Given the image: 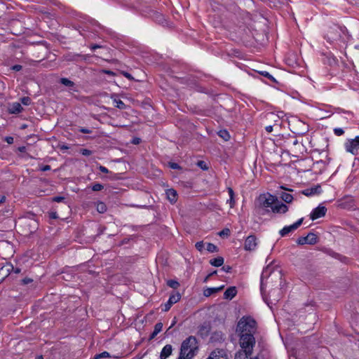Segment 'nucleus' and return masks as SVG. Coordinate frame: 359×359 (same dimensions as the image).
I'll return each instance as SVG.
<instances>
[{
	"label": "nucleus",
	"instance_id": "obj_33",
	"mask_svg": "<svg viewBox=\"0 0 359 359\" xmlns=\"http://www.w3.org/2000/svg\"><path fill=\"white\" fill-rule=\"evenodd\" d=\"M21 103L25 106L31 104L32 100L29 97H23L20 99Z\"/></svg>",
	"mask_w": 359,
	"mask_h": 359
},
{
	"label": "nucleus",
	"instance_id": "obj_55",
	"mask_svg": "<svg viewBox=\"0 0 359 359\" xmlns=\"http://www.w3.org/2000/svg\"><path fill=\"white\" fill-rule=\"evenodd\" d=\"M50 217L53 218V219H55L57 217V213L56 212H52L50 214Z\"/></svg>",
	"mask_w": 359,
	"mask_h": 359
},
{
	"label": "nucleus",
	"instance_id": "obj_32",
	"mask_svg": "<svg viewBox=\"0 0 359 359\" xmlns=\"http://www.w3.org/2000/svg\"><path fill=\"white\" fill-rule=\"evenodd\" d=\"M162 329H163V323H156L155 325L154 329V333L155 334L160 333L162 331Z\"/></svg>",
	"mask_w": 359,
	"mask_h": 359
},
{
	"label": "nucleus",
	"instance_id": "obj_39",
	"mask_svg": "<svg viewBox=\"0 0 359 359\" xmlns=\"http://www.w3.org/2000/svg\"><path fill=\"white\" fill-rule=\"evenodd\" d=\"M81 154L83 156H88L92 154V151L87 149H83L81 150Z\"/></svg>",
	"mask_w": 359,
	"mask_h": 359
},
{
	"label": "nucleus",
	"instance_id": "obj_52",
	"mask_svg": "<svg viewBox=\"0 0 359 359\" xmlns=\"http://www.w3.org/2000/svg\"><path fill=\"white\" fill-rule=\"evenodd\" d=\"M99 48H100V46L99 45H97V44H93V45L90 46V49L92 50H95V49Z\"/></svg>",
	"mask_w": 359,
	"mask_h": 359
},
{
	"label": "nucleus",
	"instance_id": "obj_12",
	"mask_svg": "<svg viewBox=\"0 0 359 359\" xmlns=\"http://www.w3.org/2000/svg\"><path fill=\"white\" fill-rule=\"evenodd\" d=\"M23 108L19 102H12L8 104V111L11 114H18L22 111Z\"/></svg>",
	"mask_w": 359,
	"mask_h": 359
},
{
	"label": "nucleus",
	"instance_id": "obj_36",
	"mask_svg": "<svg viewBox=\"0 0 359 359\" xmlns=\"http://www.w3.org/2000/svg\"><path fill=\"white\" fill-rule=\"evenodd\" d=\"M103 186L101 184L96 183L93 185L92 190L94 191H101L103 189Z\"/></svg>",
	"mask_w": 359,
	"mask_h": 359
},
{
	"label": "nucleus",
	"instance_id": "obj_46",
	"mask_svg": "<svg viewBox=\"0 0 359 359\" xmlns=\"http://www.w3.org/2000/svg\"><path fill=\"white\" fill-rule=\"evenodd\" d=\"M170 167L172 169H179L180 168V165L176 163H170Z\"/></svg>",
	"mask_w": 359,
	"mask_h": 359
},
{
	"label": "nucleus",
	"instance_id": "obj_30",
	"mask_svg": "<svg viewBox=\"0 0 359 359\" xmlns=\"http://www.w3.org/2000/svg\"><path fill=\"white\" fill-rule=\"evenodd\" d=\"M167 285L173 289H176L180 285L179 283L177 280H168L167 281Z\"/></svg>",
	"mask_w": 359,
	"mask_h": 359
},
{
	"label": "nucleus",
	"instance_id": "obj_31",
	"mask_svg": "<svg viewBox=\"0 0 359 359\" xmlns=\"http://www.w3.org/2000/svg\"><path fill=\"white\" fill-rule=\"evenodd\" d=\"M197 165L201 168L203 170H208V166L207 163L203 161H199L197 162Z\"/></svg>",
	"mask_w": 359,
	"mask_h": 359
},
{
	"label": "nucleus",
	"instance_id": "obj_1",
	"mask_svg": "<svg viewBox=\"0 0 359 359\" xmlns=\"http://www.w3.org/2000/svg\"><path fill=\"white\" fill-rule=\"evenodd\" d=\"M257 332V322L251 316H243L238 322L236 333L238 342L245 346L256 344L255 334Z\"/></svg>",
	"mask_w": 359,
	"mask_h": 359
},
{
	"label": "nucleus",
	"instance_id": "obj_15",
	"mask_svg": "<svg viewBox=\"0 0 359 359\" xmlns=\"http://www.w3.org/2000/svg\"><path fill=\"white\" fill-rule=\"evenodd\" d=\"M172 351V346L170 344H166L164 346L163 349L161 350L160 354L161 359H166L168 356H170Z\"/></svg>",
	"mask_w": 359,
	"mask_h": 359
},
{
	"label": "nucleus",
	"instance_id": "obj_41",
	"mask_svg": "<svg viewBox=\"0 0 359 359\" xmlns=\"http://www.w3.org/2000/svg\"><path fill=\"white\" fill-rule=\"evenodd\" d=\"M65 200V198L63 196H55L53 198V201L60 203Z\"/></svg>",
	"mask_w": 359,
	"mask_h": 359
},
{
	"label": "nucleus",
	"instance_id": "obj_50",
	"mask_svg": "<svg viewBox=\"0 0 359 359\" xmlns=\"http://www.w3.org/2000/svg\"><path fill=\"white\" fill-rule=\"evenodd\" d=\"M49 170H50V166L48 165H43V167L41 168V170L42 171H47Z\"/></svg>",
	"mask_w": 359,
	"mask_h": 359
},
{
	"label": "nucleus",
	"instance_id": "obj_49",
	"mask_svg": "<svg viewBox=\"0 0 359 359\" xmlns=\"http://www.w3.org/2000/svg\"><path fill=\"white\" fill-rule=\"evenodd\" d=\"M4 268L6 269V271H7V272H9V271H10V270H11V269H13V266H12V265H10V264H6V266H4L1 269V270H4Z\"/></svg>",
	"mask_w": 359,
	"mask_h": 359
},
{
	"label": "nucleus",
	"instance_id": "obj_4",
	"mask_svg": "<svg viewBox=\"0 0 359 359\" xmlns=\"http://www.w3.org/2000/svg\"><path fill=\"white\" fill-rule=\"evenodd\" d=\"M276 201L277 198L269 193L262 194L255 200V208L269 212Z\"/></svg>",
	"mask_w": 359,
	"mask_h": 359
},
{
	"label": "nucleus",
	"instance_id": "obj_47",
	"mask_svg": "<svg viewBox=\"0 0 359 359\" xmlns=\"http://www.w3.org/2000/svg\"><path fill=\"white\" fill-rule=\"evenodd\" d=\"M273 126L271 125L265 127V130L267 133H270L273 131Z\"/></svg>",
	"mask_w": 359,
	"mask_h": 359
},
{
	"label": "nucleus",
	"instance_id": "obj_60",
	"mask_svg": "<svg viewBox=\"0 0 359 359\" xmlns=\"http://www.w3.org/2000/svg\"><path fill=\"white\" fill-rule=\"evenodd\" d=\"M133 142H134L135 144H138V143H139V140H138V139H137V140H134Z\"/></svg>",
	"mask_w": 359,
	"mask_h": 359
},
{
	"label": "nucleus",
	"instance_id": "obj_53",
	"mask_svg": "<svg viewBox=\"0 0 359 359\" xmlns=\"http://www.w3.org/2000/svg\"><path fill=\"white\" fill-rule=\"evenodd\" d=\"M216 273H217V271H213V272L210 273V274H208V276L205 278V281H206V280H208L210 276H213V275L216 274Z\"/></svg>",
	"mask_w": 359,
	"mask_h": 359
},
{
	"label": "nucleus",
	"instance_id": "obj_61",
	"mask_svg": "<svg viewBox=\"0 0 359 359\" xmlns=\"http://www.w3.org/2000/svg\"><path fill=\"white\" fill-rule=\"evenodd\" d=\"M25 147H20L19 149L20 151H23L25 150Z\"/></svg>",
	"mask_w": 359,
	"mask_h": 359
},
{
	"label": "nucleus",
	"instance_id": "obj_11",
	"mask_svg": "<svg viewBox=\"0 0 359 359\" xmlns=\"http://www.w3.org/2000/svg\"><path fill=\"white\" fill-rule=\"evenodd\" d=\"M257 238L255 236H249L246 238L244 244V249L247 251L255 250L257 248Z\"/></svg>",
	"mask_w": 359,
	"mask_h": 359
},
{
	"label": "nucleus",
	"instance_id": "obj_28",
	"mask_svg": "<svg viewBox=\"0 0 359 359\" xmlns=\"http://www.w3.org/2000/svg\"><path fill=\"white\" fill-rule=\"evenodd\" d=\"M218 135L225 141H228L230 138V135L226 130H220L218 132Z\"/></svg>",
	"mask_w": 359,
	"mask_h": 359
},
{
	"label": "nucleus",
	"instance_id": "obj_37",
	"mask_svg": "<svg viewBox=\"0 0 359 359\" xmlns=\"http://www.w3.org/2000/svg\"><path fill=\"white\" fill-rule=\"evenodd\" d=\"M334 133L337 136H341L344 133V130L341 128H334Z\"/></svg>",
	"mask_w": 359,
	"mask_h": 359
},
{
	"label": "nucleus",
	"instance_id": "obj_59",
	"mask_svg": "<svg viewBox=\"0 0 359 359\" xmlns=\"http://www.w3.org/2000/svg\"><path fill=\"white\" fill-rule=\"evenodd\" d=\"M263 299H264V300L266 302V304H268V306H269L270 303L267 299H265V297H263Z\"/></svg>",
	"mask_w": 359,
	"mask_h": 359
},
{
	"label": "nucleus",
	"instance_id": "obj_18",
	"mask_svg": "<svg viewBox=\"0 0 359 359\" xmlns=\"http://www.w3.org/2000/svg\"><path fill=\"white\" fill-rule=\"evenodd\" d=\"M321 192V187L320 186H316L310 189H307L303 191V194L305 196H310L315 194H318Z\"/></svg>",
	"mask_w": 359,
	"mask_h": 359
},
{
	"label": "nucleus",
	"instance_id": "obj_58",
	"mask_svg": "<svg viewBox=\"0 0 359 359\" xmlns=\"http://www.w3.org/2000/svg\"><path fill=\"white\" fill-rule=\"evenodd\" d=\"M276 292V290H272L269 293V295H270V298L272 297V295Z\"/></svg>",
	"mask_w": 359,
	"mask_h": 359
},
{
	"label": "nucleus",
	"instance_id": "obj_22",
	"mask_svg": "<svg viewBox=\"0 0 359 359\" xmlns=\"http://www.w3.org/2000/svg\"><path fill=\"white\" fill-rule=\"evenodd\" d=\"M224 288V285L218 287H209L204 290L203 294L205 297L210 296L212 294L219 292Z\"/></svg>",
	"mask_w": 359,
	"mask_h": 359
},
{
	"label": "nucleus",
	"instance_id": "obj_14",
	"mask_svg": "<svg viewBox=\"0 0 359 359\" xmlns=\"http://www.w3.org/2000/svg\"><path fill=\"white\" fill-rule=\"evenodd\" d=\"M340 37V34L337 31V28L332 29L330 30L326 36L327 40L330 43H333L335 41H337Z\"/></svg>",
	"mask_w": 359,
	"mask_h": 359
},
{
	"label": "nucleus",
	"instance_id": "obj_63",
	"mask_svg": "<svg viewBox=\"0 0 359 359\" xmlns=\"http://www.w3.org/2000/svg\"><path fill=\"white\" fill-rule=\"evenodd\" d=\"M280 188H281V189H285V190H288L287 189H286V188H285V187H284L283 186H281V187H280Z\"/></svg>",
	"mask_w": 359,
	"mask_h": 359
},
{
	"label": "nucleus",
	"instance_id": "obj_56",
	"mask_svg": "<svg viewBox=\"0 0 359 359\" xmlns=\"http://www.w3.org/2000/svg\"><path fill=\"white\" fill-rule=\"evenodd\" d=\"M279 298L280 297H278V298H274L273 299H271V302H269L270 304H273V302H278L279 300Z\"/></svg>",
	"mask_w": 359,
	"mask_h": 359
},
{
	"label": "nucleus",
	"instance_id": "obj_5",
	"mask_svg": "<svg viewBox=\"0 0 359 359\" xmlns=\"http://www.w3.org/2000/svg\"><path fill=\"white\" fill-rule=\"evenodd\" d=\"M241 350L238 351L235 355V359H257V357L252 358L251 357L252 354L253 348L255 344H250L248 346H245L242 343H239Z\"/></svg>",
	"mask_w": 359,
	"mask_h": 359
},
{
	"label": "nucleus",
	"instance_id": "obj_21",
	"mask_svg": "<svg viewBox=\"0 0 359 359\" xmlns=\"http://www.w3.org/2000/svg\"><path fill=\"white\" fill-rule=\"evenodd\" d=\"M227 190L229 195V199L227 201V203H229L230 208H233L236 204V201L234 199V191L233 189L231 187H228Z\"/></svg>",
	"mask_w": 359,
	"mask_h": 359
},
{
	"label": "nucleus",
	"instance_id": "obj_43",
	"mask_svg": "<svg viewBox=\"0 0 359 359\" xmlns=\"http://www.w3.org/2000/svg\"><path fill=\"white\" fill-rule=\"evenodd\" d=\"M5 140L9 144H11L13 143V137L7 136L5 137Z\"/></svg>",
	"mask_w": 359,
	"mask_h": 359
},
{
	"label": "nucleus",
	"instance_id": "obj_23",
	"mask_svg": "<svg viewBox=\"0 0 359 359\" xmlns=\"http://www.w3.org/2000/svg\"><path fill=\"white\" fill-rule=\"evenodd\" d=\"M101 358H109V359H117L116 356H111L109 353L107 351H103L101 353L96 354L94 356V359H101Z\"/></svg>",
	"mask_w": 359,
	"mask_h": 359
},
{
	"label": "nucleus",
	"instance_id": "obj_26",
	"mask_svg": "<svg viewBox=\"0 0 359 359\" xmlns=\"http://www.w3.org/2000/svg\"><path fill=\"white\" fill-rule=\"evenodd\" d=\"M306 238H307L308 244H309V245H314L317 243V240H318L317 236L313 233H308V235L306 236Z\"/></svg>",
	"mask_w": 359,
	"mask_h": 359
},
{
	"label": "nucleus",
	"instance_id": "obj_20",
	"mask_svg": "<svg viewBox=\"0 0 359 359\" xmlns=\"http://www.w3.org/2000/svg\"><path fill=\"white\" fill-rule=\"evenodd\" d=\"M224 259L222 257H217L210 260V264L215 267L222 266L224 264Z\"/></svg>",
	"mask_w": 359,
	"mask_h": 359
},
{
	"label": "nucleus",
	"instance_id": "obj_57",
	"mask_svg": "<svg viewBox=\"0 0 359 359\" xmlns=\"http://www.w3.org/2000/svg\"><path fill=\"white\" fill-rule=\"evenodd\" d=\"M6 200V197L5 196H1V198H0V203H2L5 201Z\"/></svg>",
	"mask_w": 359,
	"mask_h": 359
},
{
	"label": "nucleus",
	"instance_id": "obj_29",
	"mask_svg": "<svg viewBox=\"0 0 359 359\" xmlns=\"http://www.w3.org/2000/svg\"><path fill=\"white\" fill-rule=\"evenodd\" d=\"M206 250L210 252H216L218 251L217 247L213 243H208L206 246Z\"/></svg>",
	"mask_w": 359,
	"mask_h": 359
},
{
	"label": "nucleus",
	"instance_id": "obj_13",
	"mask_svg": "<svg viewBox=\"0 0 359 359\" xmlns=\"http://www.w3.org/2000/svg\"><path fill=\"white\" fill-rule=\"evenodd\" d=\"M271 210L275 213H285L288 210V208L283 203H275L272 206Z\"/></svg>",
	"mask_w": 359,
	"mask_h": 359
},
{
	"label": "nucleus",
	"instance_id": "obj_10",
	"mask_svg": "<svg viewBox=\"0 0 359 359\" xmlns=\"http://www.w3.org/2000/svg\"><path fill=\"white\" fill-rule=\"evenodd\" d=\"M207 359H229L227 351L225 349H215L212 351Z\"/></svg>",
	"mask_w": 359,
	"mask_h": 359
},
{
	"label": "nucleus",
	"instance_id": "obj_40",
	"mask_svg": "<svg viewBox=\"0 0 359 359\" xmlns=\"http://www.w3.org/2000/svg\"><path fill=\"white\" fill-rule=\"evenodd\" d=\"M156 20H157L158 22L162 23L163 20H164L163 15L161 13H156Z\"/></svg>",
	"mask_w": 359,
	"mask_h": 359
},
{
	"label": "nucleus",
	"instance_id": "obj_19",
	"mask_svg": "<svg viewBox=\"0 0 359 359\" xmlns=\"http://www.w3.org/2000/svg\"><path fill=\"white\" fill-rule=\"evenodd\" d=\"M60 83L62 85L69 88L70 90H73L74 92L77 91V90L75 88L74 83L73 81H72L71 80H69V79H67V78H62V79H60Z\"/></svg>",
	"mask_w": 359,
	"mask_h": 359
},
{
	"label": "nucleus",
	"instance_id": "obj_2",
	"mask_svg": "<svg viewBox=\"0 0 359 359\" xmlns=\"http://www.w3.org/2000/svg\"><path fill=\"white\" fill-rule=\"evenodd\" d=\"M281 270L273 263H271L264 268L260 278V290L262 294L264 296L266 288L269 286L271 283H273L274 280L275 282H276L277 279H281Z\"/></svg>",
	"mask_w": 359,
	"mask_h": 359
},
{
	"label": "nucleus",
	"instance_id": "obj_34",
	"mask_svg": "<svg viewBox=\"0 0 359 359\" xmlns=\"http://www.w3.org/2000/svg\"><path fill=\"white\" fill-rule=\"evenodd\" d=\"M204 243L203 241H198L195 244L196 248L199 251L202 252L204 250Z\"/></svg>",
	"mask_w": 359,
	"mask_h": 359
},
{
	"label": "nucleus",
	"instance_id": "obj_27",
	"mask_svg": "<svg viewBox=\"0 0 359 359\" xmlns=\"http://www.w3.org/2000/svg\"><path fill=\"white\" fill-rule=\"evenodd\" d=\"M113 102L114 106L120 109H125L126 108V105L125 104V103L119 99L115 98L114 99Z\"/></svg>",
	"mask_w": 359,
	"mask_h": 359
},
{
	"label": "nucleus",
	"instance_id": "obj_7",
	"mask_svg": "<svg viewBox=\"0 0 359 359\" xmlns=\"http://www.w3.org/2000/svg\"><path fill=\"white\" fill-rule=\"evenodd\" d=\"M303 220L304 218L302 217L299 219L297 222H295L294 224L289 226H285L282 229L280 230L279 234L282 237L287 236L290 233H292L296 229H297L302 224Z\"/></svg>",
	"mask_w": 359,
	"mask_h": 359
},
{
	"label": "nucleus",
	"instance_id": "obj_9",
	"mask_svg": "<svg viewBox=\"0 0 359 359\" xmlns=\"http://www.w3.org/2000/svg\"><path fill=\"white\" fill-rule=\"evenodd\" d=\"M181 299V294L180 292H177L175 293H172L170 295L169 299L168 302L163 305V308L162 309V311L166 312L170 310L171 306L178 302Z\"/></svg>",
	"mask_w": 359,
	"mask_h": 359
},
{
	"label": "nucleus",
	"instance_id": "obj_17",
	"mask_svg": "<svg viewBox=\"0 0 359 359\" xmlns=\"http://www.w3.org/2000/svg\"><path fill=\"white\" fill-rule=\"evenodd\" d=\"M237 293L236 287H230L226 290L224 293V297L226 299H232Z\"/></svg>",
	"mask_w": 359,
	"mask_h": 359
},
{
	"label": "nucleus",
	"instance_id": "obj_62",
	"mask_svg": "<svg viewBox=\"0 0 359 359\" xmlns=\"http://www.w3.org/2000/svg\"><path fill=\"white\" fill-rule=\"evenodd\" d=\"M15 272L16 273H20V269H16V270L15 271Z\"/></svg>",
	"mask_w": 359,
	"mask_h": 359
},
{
	"label": "nucleus",
	"instance_id": "obj_42",
	"mask_svg": "<svg viewBox=\"0 0 359 359\" xmlns=\"http://www.w3.org/2000/svg\"><path fill=\"white\" fill-rule=\"evenodd\" d=\"M222 270L226 273H230L231 271V267L228 265L223 266Z\"/></svg>",
	"mask_w": 359,
	"mask_h": 359
},
{
	"label": "nucleus",
	"instance_id": "obj_38",
	"mask_svg": "<svg viewBox=\"0 0 359 359\" xmlns=\"http://www.w3.org/2000/svg\"><path fill=\"white\" fill-rule=\"evenodd\" d=\"M260 74L264 76V77H266L268 78L269 79H270L271 81H275V79L274 77L271 75L268 72H266V71H264V72H261Z\"/></svg>",
	"mask_w": 359,
	"mask_h": 359
},
{
	"label": "nucleus",
	"instance_id": "obj_8",
	"mask_svg": "<svg viewBox=\"0 0 359 359\" xmlns=\"http://www.w3.org/2000/svg\"><path fill=\"white\" fill-rule=\"evenodd\" d=\"M326 212L327 208L325 206L320 204L318 207L312 210L310 213V219L313 221L321 218L325 215Z\"/></svg>",
	"mask_w": 359,
	"mask_h": 359
},
{
	"label": "nucleus",
	"instance_id": "obj_64",
	"mask_svg": "<svg viewBox=\"0 0 359 359\" xmlns=\"http://www.w3.org/2000/svg\"><path fill=\"white\" fill-rule=\"evenodd\" d=\"M36 359H43V356L40 355Z\"/></svg>",
	"mask_w": 359,
	"mask_h": 359
},
{
	"label": "nucleus",
	"instance_id": "obj_54",
	"mask_svg": "<svg viewBox=\"0 0 359 359\" xmlns=\"http://www.w3.org/2000/svg\"><path fill=\"white\" fill-rule=\"evenodd\" d=\"M157 334H155V333H154V331H153V332H152V333H151V335H150V337H149V338H150V339H154V338Z\"/></svg>",
	"mask_w": 359,
	"mask_h": 359
},
{
	"label": "nucleus",
	"instance_id": "obj_25",
	"mask_svg": "<svg viewBox=\"0 0 359 359\" xmlns=\"http://www.w3.org/2000/svg\"><path fill=\"white\" fill-rule=\"evenodd\" d=\"M96 210L100 213H104L107 211V205L104 202L98 201L96 203Z\"/></svg>",
	"mask_w": 359,
	"mask_h": 359
},
{
	"label": "nucleus",
	"instance_id": "obj_3",
	"mask_svg": "<svg viewBox=\"0 0 359 359\" xmlns=\"http://www.w3.org/2000/svg\"><path fill=\"white\" fill-rule=\"evenodd\" d=\"M197 350V339L196 337L190 336L182 341L177 359H191L196 355Z\"/></svg>",
	"mask_w": 359,
	"mask_h": 359
},
{
	"label": "nucleus",
	"instance_id": "obj_35",
	"mask_svg": "<svg viewBox=\"0 0 359 359\" xmlns=\"http://www.w3.org/2000/svg\"><path fill=\"white\" fill-rule=\"evenodd\" d=\"M297 243L299 245L308 244V241H307L306 236H302V237H299V238L297 239Z\"/></svg>",
	"mask_w": 359,
	"mask_h": 359
},
{
	"label": "nucleus",
	"instance_id": "obj_51",
	"mask_svg": "<svg viewBox=\"0 0 359 359\" xmlns=\"http://www.w3.org/2000/svg\"><path fill=\"white\" fill-rule=\"evenodd\" d=\"M229 232V230L226 229H224V230H222V231H220V232L219 233V234L220 236H222V235H228Z\"/></svg>",
	"mask_w": 359,
	"mask_h": 359
},
{
	"label": "nucleus",
	"instance_id": "obj_6",
	"mask_svg": "<svg viewBox=\"0 0 359 359\" xmlns=\"http://www.w3.org/2000/svg\"><path fill=\"white\" fill-rule=\"evenodd\" d=\"M345 149L353 155H357L359 150V136L348 140L344 144Z\"/></svg>",
	"mask_w": 359,
	"mask_h": 359
},
{
	"label": "nucleus",
	"instance_id": "obj_24",
	"mask_svg": "<svg viewBox=\"0 0 359 359\" xmlns=\"http://www.w3.org/2000/svg\"><path fill=\"white\" fill-rule=\"evenodd\" d=\"M280 197L283 201L287 203H291L293 200V196L290 194L286 192L281 193L280 194Z\"/></svg>",
	"mask_w": 359,
	"mask_h": 359
},
{
	"label": "nucleus",
	"instance_id": "obj_48",
	"mask_svg": "<svg viewBox=\"0 0 359 359\" xmlns=\"http://www.w3.org/2000/svg\"><path fill=\"white\" fill-rule=\"evenodd\" d=\"M21 69H22V66L20 65H15L12 67V69H13L15 71H20V70H21Z\"/></svg>",
	"mask_w": 359,
	"mask_h": 359
},
{
	"label": "nucleus",
	"instance_id": "obj_16",
	"mask_svg": "<svg viewBox=\"0 0 359 359\" xmlns=\"http://www.w3.org/2000/svg\"><path fill=\"white\" fill-rule=\"evenodd\" d=\"M166 196L168 200L171 203H175L177 200V191L173 189H169L166 190Z\"/></svg>",
	"mask_w": 359,
	"mask_h": 359
},
{
	"label": "nucleus",
	"instance_id": "obj_44",
	"mask_svg": "<svg viewBox=\"0 0 359 359\" xmlns=\"http://www.w3.org/2000/svg\"><path fill=\"white\" fill-rule=\"evenodd\" d=\"M79 131L82 133H86V134H88V133H91V130L88 129V128H81L79 129Z\"/></svg>",
	"mask_w": 359,
	"mask_h": 359
},
{
	"label": "nucleus",
	"instance_id": "obj_45",
	"mask_svg": "<svg viewBox=\"0 0 359 359\" xmlns=\"http://www.w3.org/2000/svg\"><path fill=\"white\" fill-rule=\"evenodd\" d=\"M99 170H100L102 172H103V173H108V172H109V170H108L106 167L102 166V165H100V166L99 167Z\"/></svg>",
	"mask_w": 359,
	"mask_h": 359
}]
</instances>
